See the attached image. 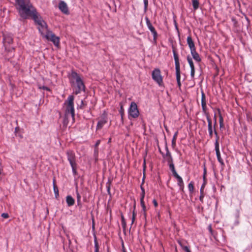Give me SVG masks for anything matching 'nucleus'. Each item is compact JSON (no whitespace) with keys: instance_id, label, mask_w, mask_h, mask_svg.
I'll use <instances>...</instances> for the list:
<instances>
[{"instance_id":"nucleus-1","label":"nucleus","mask_w":252,"mask_h":252,"mask_svg":"<svg viewBox=\"0 0 252 252\" xmlns=\"http://www.w3.org/2000/svg\"><path fill=\"white\" fill-rule=\"evenodd\" d=\"M15 1L16 9L22 18H33L37 14L30 0H15Z\"/></svg>"},{"instance_id":"nucleus-2","label":"nucleus","mask_w":252,"mask_h":252,"mask_svg":"<svg viewBox=\"0 0 252 252\" xmlns=\"http://www.w3.org/2000/svg\"><path fill=\"white\" fill-rule=\"evenodd\" d=\"M74 97L72 95H69L67 100H65L64 106L65 109L64 112V120L63 123L67 125L70 117L71 118L72 122L74 121Z\"/></svg>"},{"instance_id":"nucleus-3","label":"nucleus","mask_w":252,"mask_h":252,"mask_svg":"<svg viewBox=\"0 0 252 252\" xmlns=\"http://www.w3.org/2000/svg\"><path fill=\"white\" fill-rule=\"evenodd\" d=\"M32 18L38 25V29L40 33L43 37H45L46 34L51 32L49 30L47 24L37 14Z\"/></svg>"},{"instance_id":"nucleus-4","label":"nucleus","mask_w":252,"mask_h":252,"mask_svg":"<svg viewBox=\"0 0 252 252\" xmlns=\"http://www.w3.org/2000/svg\"><path fill=\"white\" fill-rule=\"evenodd\" d=\"M71 81L75 82L77 89L75 90V94L80 93L82 91H84L85 86L80 76L75 72H72L70 75Z\"/></svg>"},{"instance_id":"nucleus-5","label":"nucleus","mask_w":252,"mask_h":252,"mask_svg":"<svg viewBox=\"0 0 252 252\" xmlns=\"http://www.w3.org/2000/svg\"><path fill=\"white\" fill-rule=\"evenodd\" d=\"M67 159L69 161L70 164L72 167V171L74 174H76V163L75 162V156L74 153L71 151L67 152Z\"/></svg>"},{"instance_id":"nucleus-6","label":"nucleus","mask_w":252,"mask_h":252,"mask_svg":"<svg viewBox=\"0 0 252 252\" xmlns=\"http://www.w3.org/2000/svg\"><path fill=\"white\" fill-rule=\"evenodd\" d=\"M13 42V39L12 37L9 34L3 35V44L5 47V50L8 51H11L14 48L11 46V44Z\"/></svg>"},{"instance_id":"nucleus-7","label":"nucleus","mask_w":252,"mask_h":252,"mask_svg":"<svg viewBox=\"0 0 252 252\" xmlns=\"http://www.w3.org/2000/svg\"><path fill=\"white\" fill-rule=\"evenodd\" d=\"M152 78L158 84L161 86L162 84V77L161 75L160 71L159 69L156 68L152 72Z\"/></svg>"},{"instance_id":"nucleus-8","label":"nucleus","mask_w":252,"mask_h":252,"mask_svg":"<svg viewBox=\"0 0 252 252\" xmlns=\"http://www.w3.org/2000/svg\"><path fill=\"white\" fill-rule=\"evenodd\" d=\"M48 40L52 41L55 46H58L60 43V38L59 37L56 36L51 31L48 32L45 37Z\"/></svg>"},{"instance_id":"nucleus-9","label":"nucleus","mask_w":252,"mask_h":252,"mask_svg":"<svg viewBox=\"0 0 252 252\" xmlns=\"http://www.w3.org/2000/svg\"><path fill=\"white\" fill-rule=\"evenodd\" d=\"M128 112L129 115L133 118H135L138 116L139 111L137 109V106L135 102H132L131 103Z\"/></svg>"},{"instance_id":"nucleus-10","label":"nucleus","mask_w":252,"mask_h":252,"mask_svg":"<svg viewBox=\"0 0 252 252\" xmlns=\"http://www.w3.org/2000/svg\"><path fill=\"white\" fill-rule=\"evenodd\" d=\"M146 22L148 29L153 34L154 40H156L158 34L155 29L152 26V24L150 22V21L147 17L146 18Z\"/></svg>"},{"instance_id":"nucleus-11","label":"nucleus","mask_w":252,"mask_h":252,"mask_svg":"<svg viewBox=\"0 0 252 252\" xmlns=\"http://www.w3.org/2000/svg\"><path fill=\"white\" fill-rule=\"evenodd\" d=\"M218 140H219V137H218L216 139V142H215V150L216 152V155L217 156V158H218V161L222 165H224L223 161L220 157V150H219V145Z\"/></svg>"},{"instance_id":"nucleus-12","label":"nucleus","mask_w":252,"mask_h":252,"mask_svg":"<svg viewBox=\"0 0 252 252\" xmlns=\"http://www.w3.org/2000/svg\"><path fill=\"white\" fill-rule=\"evenodd\" d=\"M59 9L64 13H68V7L66 3L64 1H61L59 4Z\"/></svg>"},{"instance_id":"nucleus-13","label":"nucleus","mask_w":252,"mask_h":252,"mask_svg":"<svg viewBox=\"0 0 252 252\" xmlns=\"http://www.w3.org/2000/svg\"><path fill=\"white\" fill-rule=\"evenodd\" d=\"M187 60H188V62L189 64L190 68H191V73H190L191 76V77L193 78V77H194V73H195V68H194V64H193V62L192 61V59L189 57H188Z\"/></svg>"},{"instance_id":"nucleus-14","label":"nucleus","mask_w":252,"mask_h":252,"mask_svg":"<svg viewBox=\"0 0 252 252\" xmlns=\"http://www.w3.org/2000/svg\"><path fill=\"white\" fill-rule=\"evenodd\" d=\"M187 43L190 49V52L195 49L194 42L190 36L187 37Z\"/></svg>"},{"instance_id":"nucleus-15","label":"nucleus","mask_w":252,"mask_h":252,"mask_svg":"<svg viewBox=\"0 0 252 252\" xmlns=\"http://www.w3.org/2000/svg\"><path fill=\"white\" fill-rule=\"evenodd\" d=\"M107 122V120L105 117L102 118L98 122L97 125V129H101L103 125Z\"/></svg>"},{"instance_id":"nucleus-16","label":"nucleus","mask_w":252,"mask_h":252,"mask_svg":"<svg viewBox=\"0 0 252 252\" xmlns=\"http://www.w3.org/2000/svg\"><path fill=\"white\" fill-rule=\"evenodd\" d=\"M173 52L174 58L175 62V69H178V68H180V63H179L178 56L174 50H173Z\"/></svg>"},{"instance_id":"nucleus-17","label":"nucleus","mask_w":252,"mask_h":252,"mask_svg":"<svg viewBox=\"0 0 252 252\" xmlns=\"http://www.w3.org/2000/svg\"><path fill=\"white\" fill-rule=\"evenodd\" d=\"M207 121L208 123V130H209V135L211 137H212V135H213L212 121H211V119L208 116L207 117Z\"/></svg>"},{"instance_id":"nucleus-18","label":"nucleus","mask_w":252,"mask_h":252,"mask_svg":"<svg viewBox=\"0 0 252 252\" xmlns=\"http://www.w3.org/2000/svg\"><path fill=\"white\" fill-rule=\"evenodd\" d=\"M191 54L193 57V58L198 62H199L201 61V58L199 55V54L196 52V50H194L190 52Z\"/></svg>"},{"instance_id":"nucleus-19","label":"nucleus","mask_w":252,"mask_h":252,"mask_svg":"<svg viewBox=\"0 0 252 252\" xmlns=\"http://www.w3.org/2000/svg\"><path fill=\"white\" fill-rule=\"evenodd\" d=\"M201 105L202 107V109L203 111H205V109L206 107V98L205 94L203 93H202L201 95Z\"/></svg>"},{"instance_id":"nucleus-20","label":"nucleus","mask_w":252,"mask_h":252,"mask_svg":"<svg viewBox=\"0 0 252 252\" xmlns=\"http://www.w3.org/2000/svg\"><path fill=\"white\" fill-rule=\"evenodd\" d=\"M163 157L168 161V163H170L172 161L171 154L167 149L166 153Z\"/></svg>"},{"instance_id":"nucleus-21","label":"nucleus","mask_w":252,"mask_h":252,"mask_svg":"<svg viewBox=\"0 0 252 252\" xmlns=\"http://www.w3.org/2000/svg\"><path fill=\"white\" fill-rule=\"evenodd\" d=\"M66 203L68 206H72L74 204V200L71 196H67L66 197Z\"/></svg>"},{"instance_id":"nucleus-22","label":"nucleus","mask_w":252,"mask_h":252,"mask_svg":"<svg viewBox=\"0 0 252 252\" xmlns=\"http://www.w3.org/2000/svg\"><path fill=\"white\" fill-rule=\"evenodd\" d=\"M176 78H177V81L178 83V85L179 87H181V83L180 82V68H178V69H176Z\"/></svg>"},{"instance_id":"nucleus-23","label":"nucleus","mask_w":252,"mask_h":252,"mask_svg":"<svg viewBox=\"0 0 252 252\" xmlns=\"http://www.w3.org/2000/svg\"><path fill=\"white\" fill-rule=\"evenodd\" d=\"M178 180V184L180 187V189L183 191L184 189V182L181 177L177 179Z\"/></svg>"},{"instance_id":"nucleus-24","label":"nucleus","mask_w":252,"mask_h":252,"mask_svg":"<svg viewBox=\"0 0 252 252\" xmlns=\"http://www.w3.org/2000/svg\"><path fill=\"white\" fill-rule=\"evenodd\" d=\"M141 189H142V194H141V197L140 198V203H141V206H143V205H145L144 202V198L145 196V190L142 188H141Z\"/></svg>"},{"instance_id":"nucleus-25","label":"nucleus","mask_w":252,"mask_h":252,"mask_svg":"<svg viewBox=\"0 0 252 252\" xmlns=\"http://www.w3.org/2000/svg\"><path fill=\"white\" fill-rule=\"evenodd\" d=\"M192 5L194 10H196L199 7V2L197 0H192Z\"/></svg>"},{"instance_id":"nucleus-26","label":"nucleus","mask_w":252,"mask_h":252,"mask_svg":"<svg viewBox=\"0 0 252 252\" xmlns=\"http://www.w3.org/2000/svg\"><path fill=\"white\" fill-rule=\"evenodd\" d=\"M100 143V140H98L96 141V143H95V146H95L94 153H95V154H97V153H98V149H97V147H98V146L99 145Z\"/></svg>"},{"instance_id":"nucleus-27","label":"nucleus","mask_w":252,"mask_h":252,"mask_svg":"<svg viewBox=\"0 0 252 252\" xmlns=\"http://www.w3.org/2000/svg\"><path fill=\"white\" fill-rule=\"evenodd\" d=\"M177 134H178V132H176L174 134V136L173 137L172 141V144L173 146H175V145Z\"/></svg>"},{"instance_id":"nucleus-28","label":"nucleus","mask_w":252,"mask_h":252,"mask_svg":"<svg viewBox=\"0 0 252 252\" xmlns=\"http://www.w3.org/2000/svg\"><path fill=\"white\" fill-rule=\"evenodd\" d=\"M188 188H189V190L190 191V192H192L193 191V189H194V187H193V184L192 182H190L189 185H188Z\"/></svg>"},{"instance_id":"nucleus-29","label":"nucleus","mask_w":252,"mask_h":252,"mask_svg":"<svg viewBox=\"0 0 252 252\" xmlns=\"http://www.w3.org/2000/svg\"><path fill=\"white\" fill-rule=\"evenodd\" d=\"M169 164L170 169L171 170V171H173V170H174L175 168H174V164L172 163V161L170 163H169Z\"/></svg>"},{"instance_id":"nucleus-30","label":"nucleus","mask_w":252,"mask_h":252,"mask_svg":"<svg viewBox=\"0 0 252 252\" xmlns=\"http://www.w3.org/2000/svg\"><path fill=\"white\" fill-rule=\"evenodd\" d=\"M182 249L186 252H191L187 246H182Z\"/></svg>"},{"instance_id":"nucleus-31","label":"nucleus","mask_w":252,"mask_h":252,"mask_svg":"<svg viewBox=\"0 0 252 252\" xmlns=\"http://www.w3.org/2000/svg\"><path fill=\"white\" fill-rule=\"evenodd\" d=\"M39 88L40 89H42L46 90V91H49L50 90L49 88H48L47 87H45V86H42V87L39 86Z\"/></svg>"},{"instance_id":"nucleus-32","label":"nucleus","mask_w":252,"mask_h":252,"mask_svg":"<svg viewBox=\"0 0 252 252\" xmlns=\"http://www.w3.org/2000/svg\"><path fill=\"white\" fill-rule=\"evenodd\" d=\"M1 216L2 217H3V218H5V219H7L8 218L9 216H8V214H7V213H2L1 214Z\"/></svg>"},{"instance_id":"nucleus-33","label":"nucleus","mask_w":252,"mask_h":252,"mask_svg":"<svg viewBox=\"0 0 252 252\" xmlns=\"http://www.w3.org/2000/svg\"><path fill=\"white\" fill-rule=\"evenodd\" d=\"M54 191H55L56 196H57L59 195L58 189L55 186H54Z\"/></svg>"},{"instance_id":"nucleus-34","label":"nucleus","mask_w":252,"mask_h":252,"mask_svg":"<svg viewBox=\"0 0 252 252\" xmlns=\"http://www.w3.org/2000/svg\"><path fill=\"white\" fill-rule=\"evenodd\" d=\"M76 194H77V201L79 202V201H80L81 196L77 191L76 192Z\"/></svg>"},{"instance_id":"nucleus-35","label":"nucleus","mask_w":252,"mask_h":252,"mask_svg":"<svg viewBox=\"0 0 252 252\" xmlns=\"http://www.w3.org/2000/svg\"><path fill=\"white\" fill-rule=\"evenodd\" d=\"M145 9H146L148 6V0H144Z\"/></svg>"},{"instance_id":"nucleus-36","label":"nucleus","mask_w":252,"mask_h":252,"mask_svg":"<svg viewBox=\"0 0 252 252\" xmlns=\"http://www.w3.org/2000/svg\"><path fill=\"white\" fill-rule=\"evenodd\" d=\"M142 209H143V211H144V217H146V206L145 205H143V206H142Z\"/></svg>"},{"instance_id":"nucleus-37","label":"nucleus","mask_w":252,"mask_h":252,"mask_svg":"<svg viewBox=\"0 0 252 252\" xmlns=\"http://www.w3.org/2000/svg\"><path fill=\"white\" fill-rule=\"evenodd\" d=\"M120 113H121V116L122 117H123V115H124V109H123V106L122 105L121 107V111H120Z\"/></svg>"},{"instance_id":"nucleus-38","label":"nucleus","mask_w":252,"mask_h":252,"mask_svg":"<svg viewBox=\"0 0 252 252\" xmlns=\"http://www.w3.org/2000/svg\"><path fill=\"white\" fill-rule=\"evenodd\" d=\"M153 202L154 203V205L155 207H157L158 206V202L157 201L155 200V199H154L153 201Z\"/></svg>"},{"instance_id":"nucleus-39","label":"nucleus","mask_w":252,"mask_h":252,"mask_svg":"<svg viewBox=\"0 0 252 252\" xmlns=\"http://www.w3.org/2000/svg\"><path fill=\"white\" fill-rule=\"evenodd\" d=\"M94 252H99L98 247V246L96 245V244L95 245V248Z\"/></svg>"},{"instance_id":"nucleus-40","label":"nucleus","mask_w":252,"mask_h":252,"mask_svg":"<svg viewBox=\"0 0 252 252\" xmlns=\"http://www.w3.org/2000/svg\"><path fill=\"white\" fill-rule=\"evenodd\" d=\"M206 174V169L205 167H204V175H203L204 179H205V177Z\"/></svg>"},{"instance_id":"nucleus-41","label":"nucleus","mask_w":252,"mask_h":252,"mask_svg":"<svg viewBox=\"0 0 252 252\" xmlns=\"http://www.w3.org/2000/svg\"><path fill=\"white\" fill-rule=\"evenodd\" d=\"M174 177H175L176 179L178 178L179 177H180V176L177 174V173H176L175 174H174Z\"/></svg>"},{"instance_id":"nucleus-42","label":"nucleus","mask_w":252,"mask_h":252,"mask_svg":"<svg viewBox=\"0 0 252 252\" xmlns=\"http://www.w3.org/2000/svg\"><path fill=\"white\" fill-rule=\"evenodd\" d=\"M178 243L180 245V246L182 248V246H184L183 243L181 241H178Z\"/></svg>"},{"instance_id":"nucleus-43","label":"nucleus","mask_w":252,"mask_h":252,"mask_svg":"<svg viewBox=\"0 0 252 252\" xmlns=\"http://www.w3.org/2000/svg\"><path fill=\"white\" fill-rule=\"evenodd\" d=\"M203 197H204V196H203V194H201V195H200V200L201 201H202V200H203Z\"/></svg>"},{"instance_id":"nucleus-44","label":"nucleus","mask_w":252,"mask_h":252,"mask_svg":"<svg viewBox=\"0 0 252 252\" xmlns=\"http://www.w3.org/2000/svg\"><path fill=\"white\" fill-rule=\"evenodd\" d=\"M220 123H223V120H222V118L221 117H220Z\"/></svg>"},{"instance_id":"nucleus-45","label":"nucleus","mask_w":252,"mask_h":252,"mask_svg":"<svg viewBox=\"0 0 252 252\" xmlns=\"http://www.w3.org/2000/svg\"><path fill=\"white\" fill-rule=\"evenodd\" d=\"M172 173H173V175H174V174H175L176 173H177V172H176V171L175 169L173 170V171H172Z\"/></svg>"},{"instance_id":"nucleus-46","label":"nucleus","mask_w":252,"mask_h":252,"mask_svg":"<svg viewBox=\"0 0 252 252\" xmlns=\"http://www.w3.org/2000/svg\"><path fill=\"white\" fill-rule=\"evenodd\" d=\"M134 220H135V217H132V223H133Z\"/></svg>"},{"instance_id":"nucleus-47","label":"nucleus","mask_w":252,"mask_h":252,"mask_svg":"<svg viewBox=\"0 0 252 252\" xmlns=\"http://www.w3.org/2000/svg\"><path fill=\"white\" fill-rule=\"evenodd\" d=\"M135 216H136V214L134 212H133V215H132V217H135Z\"/></svg>"},{"instance_id":"nucleus-48","label":"nucleus","mask_w":252,"mask_h":252,"mask_svg":"<svg viewBox=\"0 0 252 252\" xmlns=\"http://www.w3.org/2000/svg\"><path fill=\"white\" fill-rule=\"evenodd\" d=\"M122 219L123 222H124V218L123 216L122 217Z\"/></svg>"},{"instance_id":"nucleus-49","label":"nucleus","mask_w":252,"mask_h":252,"mask_svg":"<svg viewBox=\"0 0 252 252\" xmlns=\"http://www.w3.org/2000/svg\"><path fill=\"white\" fill-rule=\"evenodd\" d=\"M209 230H210V231H211V230H212L211 226H209Z\"/></svg>"},{"instance_id":"nucleus-50","label":"nucleus","mask_w":252,"mask_h":252,"mask_svg":"<svg viewBox=\"0 0 252 252\" xmlns=\"http://www.w3.org/2000/svg\"><path fill=\"white\" fill-rule=\"evenodd\" d=\"M223 123H220V127L222 126Z\"/></svg>"},{"instance_id":"nucleus-51","label":"nucleus","mask_w":252,"mask_h":252,"mask_svg":"<svg viewBox=\"0 0 252 252\" xmlns=\"http://www.w3.org/2000/svg\"><path fill=\"white\" fill-rule=\"evenodd\" d=\"M215 133L216 135V136H217V132L216 131H215Z\"/></svg>"},{"instance_id":"nucleus-52","label":"nucleus","mask_w":252,"mask_h":252,"mask_svg":"<svg viewBox=\"0 0 252 252\" xmlns=\"http://www.w3.org/2000/svg\"><path fill=\"white\" fill-rule=\"evenodd\" d=\"M81 104L83 105V100H81Z\"/></svg>"},{"instance_id":"nucleus-53","label":"nucleus","mask_w":252,"mask_h":252,"mask_svg":"<svg viewBox=\"0 0 252 252\" xmlns=\"http://www.w3.org/2000/svg\"><path fill=\"white\" fill-rule=\"evenodd\" d=\"M110 140H111V138L109 139V142H110Z\"/></svg>"}]
</instances>
